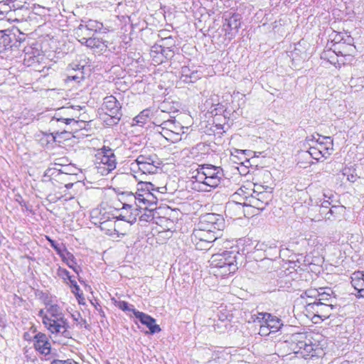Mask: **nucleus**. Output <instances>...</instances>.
<instances>
[{"label": "nucleus", "instance_id": "473e14b6", "mask_svg": "<svg viewBox=\"0 0 364 364\" xmlns=\"http://www.w3.org/2000/svg\"><path fill=\"white\" fill-rule=\"evenodd\" d=\"M252 331L262 336H269L272 333L268 326L265 324L264 322H257L256 324L254 323V326H252Z\"/></svg>", "mask_w": 364, "mask_h": 364}, {"label": "nucleus", "instance_id": "864d4df0", "mask_svg": "<svg viewBox=\"0 0 364 364\" xmlns=\"http://www.w3.org/2000/svg\"><path fill=\"white\" fill-rule=\"evenodd\" d=\"M141 186H146L145 188H146V191H149V193H152L153 191L158 189V188H155L154 185L150 182H141Z\"/></svg>", "mask_w": 364, "mask_h": 364}, {"label": "nucleus", "instance_id": "f704fd0d", "mask_svg": "<svg viewBox=\"0 0 364 364\" xmlns=\"http://www.w3.org/2000/svg\"><path fill=\"white\" fill-rule=\"evenodd\" d=\"M331 203L328 200H323L321 205L319 212L321 215H324L326 219H330L331 215L333 214V210L332 208H336V206H332L330 208Z\"/></svg>", "mask_w": 364, "mask_h": 364}, {"label": "nucleus", "instance_id": "423d86ee", "mask_svg": "<svg viewBox=\"0 0 364 364\" xmlns=\"http://www.w3.org/2000/svg\"><path fill=\"white\" fill-rule=\"evenodd\" d=\"M23 35L14 26L11 30L0 31V53L11 49L14 46L17 47V44H20L25 39L21 37Z\"/></svg>", "mask_w": 364, "mask_h": 364}, {"label": "nucleus", "instance_id": "c85d7f7f", "mask_svg": "<svg viewBox=\"0 0 364 364\" xmlns=\"http://www.w3.org/2000/svg\"><path fill=\"white\" fill-rule=\"evenodd\" d=\"M264 199L252 194V208L254 209L252 210V217L257 215L259 210L264 208V205L267 204V202H264Z\"/></svg>", "mask_w": 364, "mask_h": 364}, {"label": "nucleus", "instance_id": "39448f33", "mask_svg": "<svg viewBox=\"0 0 364 364\" xmlns=\"http://www.w3.org/2000/svg\"><path fill=\"white\" fill-rule=\"evenodd\" d=\"M117 164L114 150L109 146H103L96 154V168L97 172L107 176L114 171Z\"/></svg>", "mask_w": 364, "mask_h": 364}, {"label": "nucleus", "instance_id": "a211bd4d", "mask_svg": "<svg viewBox=\"0 0 364 364\" xmlns=\"http://www.w3.org/2000/svg\"><path fill=\"white\" fill-rule=\"evenodd\" d=\"M308 338L305 333H296L291 336V348L293 352L300 356V351L303 350V348L306 345Z\"/></svg>", "mask_w": 364, "mask_h": 364}, {"label": "nucleus", "instance_id": "5fc2aeb1", "mask_svg": "<svg viewBox=\"0 0 364 364\" xmlns=\"http://www.w3.org/2000/svg\"><path fill=\"white\" fill-rule=\"evenodd\" d=\"M84 77L83 73H76L75 75L69 74L68 75V79L70 80H74V81H78L80 79H82Z\"/></svg>", "mask_w": 364, "mask_h": 364}, {"label": "nucleus", "instance_id": "cd10ccee", "mask_svg": "<svg viewBox=\"0 0 364 364\" xmlns=\"http://www.w3.org/2000/svg\"><path fill=\"white\" fill-rule=\"evenodd\" d=\"M160 165L159 162L156 163H150V164H139L135 165L134 170L138 169L141 171L143 173H149L153 174L156 173L159 166Z\"/></svg>", "mask_w": 364, "mask_h": 364}, {"label": "nucleus", "instance_id": "aec40b11", "mask_svg": "<svg viewBox=\"0 0 364 364\" xmlns=\"http://www.w3.org/2000/svg\"><path fill=\"white\" fill-rule=\"evenodd\" d=\"M181 74V80L185 83H193L200 78V74L198 71L191 69L188 66H183Z\"/></svg>", "mask_w": 364, "mask_h": 364}, {"label": "nucleus", "instance_id": "e433bc0d", "mask_svg": "<svg viewBox=\"0 0 364 364\" xmlns=\"http://www.w3.org/2000/svg\"><path fill=\"white\" fill-rule=\"evenodd\" d=\"M267 248V245L264 244V242H257L254 248V254H257V255L255 256V259H257L256 257H259L260 259H262L265 258L264 252L266 251Z\"/></svg>", "mask_w": 364, "mask_h": 364}, {"label": "nucleus", "instance_id": "13d9d810", "mask_svg": "<svg viewBox=\"0 0 364 364\" xmlns=\"http://www.w3.org/2000/svg\"><path fill=\"white\" fill-rule=\"evenodd\" d=\"M68 282H66L67 284H70V288H71L72 287H74V284H77V282H76V281H75V279H73V277H72V276L70 277V279H68Z\"/></svg>", "mask_w": 364, "mask_h": 364}, {"label": "nucleus", "instance_id": "6e6d98bb", "mask_svg": "<svg viewBox=\"0 0 364 364\" xmlns=\"http://www.w3.org/2000/svg\"><path fill=\"white\" fill-rule=\"evenodd\" d=\"M167 102H164L161 103L159 107L160 110H159V112H163L164 114L168 115L171 112L167 109Z\"/></svg>", "mask_w": 364, "mask_h": 364}, {"label": "nucleus", "instance_id": "49530a36", "mask_svg": "<svg viewBox=\"0 0 364 364\" xmlns=\"http://www.w3.org/2000/svg\"><path fill=\"white\" fill-rule=\"evenodd\" d=\"M38 316L42 318V321L44 326L47 328V329L49 331V325L50 323V318H48V314L46 311H45L43 309H41L38 311Z\"/></svg>", "mask_w": 364, "mask_h": 364}, {"label": "nucleus", "instance_id": "e2e57ef3", "mask_svg": "<svg viewBox=\"0 0 364 364\" xmlns=\"http://www.w3.org/2000/svg\"><path fill=\"white\" fill-rule=\"evenodd\" d=\"M332 364H350V363L348 360H343L342 362H338V360H335L334 361H333Z\"/></svg>", "mask_w": 364, "mask_h": 364}, {"label": "nucleus", "instance_id": "6e6552de", "mask_svg": "<svg viewBox=\"0 0 364 364\" xmlns=\"http://www.w3.org/2000/svg\"><path fill=\"white\" fill-rule=\"evenodd\" d=\"M159 127H161V135L168 140H178L180 134L183 132L181 124L172 117L168 120H164Z\"/></svg>", "mask_w": 364, "mask_h": 364}, {"label": "nucleus", "instance_id": "dca6fc26", "mask_svg": "<svg viewBox=\"0 0 364 364\" xmlns=\"http://www.w3.org/2000/svg\"><path fill=\"white\" fill-rule=\"evenodd\" d=\"M134 315L144 325L149 329L151 334L161 331L160 326L156 323V320L151 316L139 311H134Z\"/></svg>", "mask_w": 364, "mask_h": 364}, {"label": "nucleus", "instance_id": "f257e3e1", "mask_svg": "<svg viewBox=\"0 0 364 364\" xmlns=\"http://www.w3.org/2000/svg\"><path fill=\"white\" fill-rule=\"evenodd\" d=\"M237 251L213 254L209 260L210 272L217 277L223 278L234 274L238 265L245 266L250 259V239L240 238L237 241Z\"/></svg>", "mask_w": 364, "mask_h": 364}, {"label": "nucleus", "instance_id": "ddd939ff", "mask_svg": "<svg viewBox=\"0 0 364 364\" xmlns=\"http://www.w3.org/2000/svg\"><path fill=\"white\" fill-rule=\"evenodd\" d=\"M205 232L201 230H194L191 235V241L196 249L198 250H208L211 247V243L215 242V238H205Z\"/></svg>", "mask_w": 364, "mask_h": 364}, {"label": "nucleus", "instance_id": "c03bdc74", "mask_svg": "<svg viewBox=\"0 0 364 364\" xmlns=\"http://www.w3.org/2000/svg\"><path fill=\"white\" fill-rule=\"evenodd\" d=\"M117 306L124 311H132L134 314V311H137L133 306V305H130L128 302L125 301H119L117 304Z\"/></svg>", "mask_w": 364, "mask_h": 364}, {"label": "nucleus", "instance_id": "58836bf2", "mask_svg": "<svg viewBox=\"0 0 364 364\" xmlns=\"http://www.w3.org/2000/svg\"><path fill=\"white\" fill-rule=\"evenodd\" d=\"M155 117L154 119L153 123L156 127V131L160 133L161 127H159V124H161V122H163L164 120H168V117H170L169 115L164 114L163 112H159V110H156L155 112Z\"/></svg>", "mask_w": 364, "mask_h": 364}, {"label": "nucleus", "instance_id": "bb28decb", "mask_svg": "<svg viewBox=\"0 0 364 364\" xmlns=\"http://www.w3.org/2000/svg\"><path fill=\"white\" fill-rule=\"evenodd\" d=\"M60 257L70 269L79 274L80 267L77 264L76 259L71 252L67 250Z\"/></svg>", "mask_w": 364, "mask_h": 364}, {"label": "nucleus", "instance_id": "a878e982", "mask_svg": "<svg viewBox=\"0 0 364 364\" xmlns=\"http://www.w3.org/2000/svg\"><path fill=\"white\" fill-rule=\"evenodd\" d=\"M159 162V160L156 154H140L137 156L134 162L131 164L132 170H134L135 165L139 164H150Z\"/></svg>", "mask_w": 364, "mask_h": 364}, {"label": "nucleus", "instance_id": "5701e85b", "mask_svg": "<svg viewBox=\"0 0 364 364\" xmlns=\"http://www.w3.org/2000/svg\"><path fill=\"white\" fill-rule=\"evenodd\" d=\"M325 141H320V138H318V142L315 146L318 149L322 151V155L324 159H327L333 150V143L331 137H323Z\"/></svg>", "mask_w": 364, "mask_h": 364}, {"label": "nucleus", "instance_id": "0e129e2a", "mask_svg": "<svg viewBox=\"0 0 364 364\" xmlns=\"http://www.w3.org/2000/svg\"><path fill=\"white\" fill-rule=\"evenodd\" d=\"M23 338L26 341H31L32 337L31 336L30 333L28 332H26L23 334Z\"/></svg>", "mask_w": 364, "mask_h": 364}, {"label": "nucleus", "instance_id": "f03ea898", "mask_svg": "<svg viewBox=\"0 0 364 364\" xmlns=\"http://www.w3.org/2000/svg\"><path fill=\"white\" fill-rule=\"evenodd\" d=\"M70 108L61 107L52 117L49 121V126L53 129V132L46 135L48 143L50 141L61 143L60 140H58V136L70 134V130L66 129L68 125L77 129L76 126L78 124V121L70 116Z\"/></svg>", "mask_w": 364, "mask_h": 364}, {"label": "nucleus", "instance_id": "79ce46f5", "mask_svg": "<svg viewBox=\"0 0 364 364\" xmlns=\"http://www.w3.org/2000/svg\"><path fill=\"white\" fill-rule=\"evenodd\" d=\"M143 199L145 200L144 209H148L149 207L156 205L157 202V197L153 193L146 192Z\"/></svg>", "mask_w": 364, "mask_h": 364}, {"label": "nucleus", "instance_id": "37998d69", "mask_svg": "<svg viewBox=\"0 0 364 364\" xmlns=\"http://www.w3.org/2000/svg\"><path fill=\"white\" fill-rule=\"evenodd\" d=\"M308 152L313 159L317 161H319L321 158H323L322 155V151L318 149L316 146L309 147Z\"/></svg>", "mask_w": 364, "mask_h": 364}, {"label": "nucleus", "instance_id": "603ef678", "mask_svg": "<svg viewBox=\"0 0 364 364\" xmlns=\"http://www.w3.org/2000/svg\"><path fill=\"white\" fill-rule=\"evenodd\" d=\"M71 291L77 298H80L82 296V293H80V289L77 284H74V287H71Z\"/></svg>", "mask_w": 364, "mask_h": 364}, {"label": "nucleus", "instance_id": "393cba45", "mask_svg": "<svg viewBox=\"0 0 364 364\" xmlns=\"http://www.w3.org/2000/svg\"><path fill=\"white\" fill-rule=\"evenodd\" d=\"M101 27L98 29H95V33L92 34L90 37H83L82 38V43H85L87 47L90 48H99L100 46L101 41L97 36V34L101 32L103 24H100Z\"/></svg>", "mask_w": 364, "mask_h": 364}, {"label": "nucleus", "instance_id": "4468645a", "mask_svg": "<svg viewBox=\"0 0 364 364\" xmlns=\"http://www.w3.org/2000/svg\"><path fill=\"white\" fill-rule=\"evenodd\" d=\"M33 341L36 350L41 355L50 354L51 346L46 334L38 332L33 336Z\"/></svg>", "mask_w": 364, "mask_h": 364}, {"label": "nucleus", "instance_id": "b1692460", "mask_svg": "<svg viewBox=\"0 0 364 364\" xmlns=\"http://www.w3.org/2000/svg\"><path fill=\"white\" fill-rule=\"evenodd\" d=\"M157 54H160L161 55V58H160L159 61L160 63H162L164 61L163 58H165L166 60L171 58L174 55V52L171 49H170V48H166L161 46L155 45L152 47L151 50V55L153 58H156V55Z\"/></svg>", "mask_w": 364, "mask_h": 364}, {"label": "nucleus", "instance_id": "f3484780", "mask_svg": "<svg viewBox=\"0 0 364 364\" xmlns=\"http://www.w3.org/2000/svg\"><path fill=\"white\" fill-rule=\"evenodd\" d=\"M24 64L27 66H33L36 63H39L43 58L40 50L33 47L26 48L24 50Z\"/></svg>", "mask_w": 364, "mask_h": 364}, {"label": "nucleus", "instance_id": "8fccbe9b", "mask_svg": "<svg viewBox=\"0 0 364 364\" xmlns=\"http://www.w3.org/2000/svg\"><path fill=\"white\" fill-rule=\"evenodd\" d=\"M318 142V138L315 135H310L306 138L305 144L309 147L315 146V144Z\"/></svg>", "mask_w": 364, "mask_h": 364}, {"label": "nucleus", "instance_id": "2f4dec72", "mask_svg": "<svg viewBox=\"0 0 364 364\" xmlns=\"http://www.w3.org/2000/svg\"><path fill=\"white\" fill-rule=\"evenodd\" d=\"M314 346L310 339H308L306 345L303 348V350L300 351V357L304 359H309L311 357L315 356L314 354Z\"/></svg>", "mask_w": 364, "mask_h": 364}, {"label": "nucleus", "instance_id": "0eeeda50", "mask_svg": "<svg viewBox=\"0 0 364 364\" xmlns=\"http://www.w3.org/2000/svg\"><path fill=\"white\" fill-rule=\"evenodd\" d=\"M252 322L255 324L257 322H264L272 333L282 331L286 327L280 318L269 313L257 312V314L252 315Z\"/></svg>", "mask_w": 364, "mask_h": 364}, {"label": "nucleus", "instance_id": "09e8293b", "mask_svg": "<svg viewBox=\"0 0 364 364\" xmlns=\"http://www.w3.org/2000/svg\"><path fill=\"white\" fill-rule=\"evenodd\" d=\"M320 293V288L318 289H307L304 294L307 297L314 298L315 301H318V294Z\"/></svg>", "mask_w": 364, "mask_h": 364}, {"label": "nucleus", "instance_id": "c756f323", "mask_svg": "<svg viewBox=\"0 0 364 364\" xmlns=\"http://www.w3.org/2000/svg\"><path fill=\"white\" fill-rule=\"evenodd\" d=\"M333 291L330 287L320 288V293L318 294V301H323L327 304H333V297L331 296Z\"/></svg>", "mask_w": 364, "mask_h": 364}, {"label": "nucleus", "instance_id": "1a4fd4ad", "mask_svg": "<svg viewBox=\"0 0 364 364\" xmlns=\"http://www.w3.org/2000/svg\"><path fill=\"white\" fill-rule=\"evenodd\" d=\"M102 109L111 117L113 124H117L122 115L120 103L112 95L107 96L104 99Z\"/></svg>", "mask_w": 364, "mask_h": 364}, {"label": "nucleus", "instance_id": "20e7f679", "mask_svg": "<svg viewBox=\"0 0 364 364\" xmlns=\"http://www.w3.org/2000/svg\"><path fill=\"white\" fill-rule=\"evenodd\" d=\"M46 312L51 323L49 325V331L53 334L70 338L71 333L68 331V321L65 318L62 309L57 304H47Z\"/></svg>", "mask_w": 364, "mask_h": 364}, {"label": "nucleus", "instance_id": "72a5a7b5", "mask_svg": "<svg viewBox=\"0 0 364 364\" xmlns=\"http://www.w3.org/2000/svg\"><path fill=\"white\" fill-rule=\"evenodd\" d=\"M153 114V111L151 109H145L135 117L134 120L136 124L142 126Z\"/></svg>", "mask_w": 364, "mask_h": 364}, {"label": "nucleus", "instance_id": "c9c22d12", "mask_svg": "<svg viewBox=\"0 0 364 364\" xmlns=\"http://www.w3.org/2000/svg\"><path fill=\"white\" fill-rule=\"evenodd\" d=\"M235 28H232V24H222L221 31L225 33L224 35L227 38L231 39L235 33L237 32V24H235Z\"/></svg>", "mask_w": 364, "mask_h": 364}, {"label": "nucleus", "instance_id": "a19ab883", "mask_svg": "<svg viewBox=\"0 0 364 364\" xmlns=\"http://www.w3.org/2000/svg\"><path fill=\"white\" fill-rule=\"evenodd\" d=\"M255 177L252 178V183L254 184V188L252 190V194L255 195L258 198H265V196L267 193L264 192V186L261 185H258L257 183L254 182Z\"/></svg>", "mask_w": 364, "mask_h": 364}, {"label": "nucleus", "instance_id": "2eb2a0df", "mask_svg": "<svg viewBox=\"0 0 364 364\" xmlns=\"http://www.w3.org/2000/svg\"><path fill=\"white\" fill-rule=\"evenodd\" d=\"M146 193H141L136 191L135 193L132 192L130 193H123L122 195H126L127 196V203H124L123 204L124 208H137L140 209H144V207L142 205H145V200L143 198H145V195Z\"/></svg>", "mask_w": 364, "mask_h": 364}, {"label": "nucleus", "instance_id": "de8ad7c7", "mask_svg": "<svg viewBox=\"0 0 364 364\" xmlns=\"http://www.w3.org/2000/svg\"><path fill=\"white\" fill-rule=\"evenodd\" d=\"M57 274L65 282H66L68 279H70L71 277L70 275V272L66 269L62 268L60 267H59L57 270Z\"/></svg>", "mask_w": 364, "mask_h": 364}, {"label": "nucleus", "instance_id": "4d7b16f0", "mask_svg": "<svg viewBox=\"0 0 364 364\" xmlns=\"http://www.w3.org/2000/svg\"><path fill=\"white\" fill-rule=\"evenodd\" d=\"M145 187L146 186H141V182L137 184V191L141 192V193H146V192H148Z\"/></svg>", "mask_w": 364, "mask_h": 364}, {"label": "nucleus", "instance_id": "4c0bfd02", "mask_svg": "<svg viewBox=\"0 0 364 364\" xmlns=\"http://www.w3.org/2000/svg\"><path fill=\"white\" fill-rule=\"evenodd\" d=\"M47 239L50 246L56 251L60 257H62L63 254L67 251L65 246L63 243L59 244L50 237H47Z\"/></svg>", "mask_w": 364, "mask_h": 364}, {"label": "nucleus", "instance_id": "412c9836", "mask_svg": "<svg viewBox=\"0 0 364 364\" xmlns=\"http://www.w3.org/2000/svg\"><path fill=\"white\" fill-rule=\"evenodd\" d=\"M351 284L357 291L358 297H364V274L362 272H356L351 277Z\"/></svg>", "mask_w": 364, "mask_h": 364}, {"label": "nucleus", "instance_id": "052dcab7", "mask_svg": "<svg viewBox=\"0 0 364 364\" xmlns=\"http://www.w3.org/2000/svg\"><path fill=\"white\" fill-rule=\"evenodd\" d=\"M73 129H72L70 132H72ZM72 136V133H70V134H64L61 136H58V140H60L61 139H70V137Z\"/></svg>", "mask_w": 364, "mask_h": 364}, {"label": "nucleus", "instance_id": "4be33fe9", "mask_svg": "<svg viewBox=\"0 0 364 364\" xmlns=\"http://www.w3.org/2000/svg\"><path fill=\"white\" fill-rule=\"evenodd\" d=\"M250 191L249 185H242L233 195L232 198L235 201L241 202L243 204H250Z\"/></svg>", "mask_w": 364, "mask_h": 364}, {"label": "nucleus", "instance_id": "9b49d317", "mask_svg": "<svg viewBox=\"0 0 364 364\" xmlns=\"http://www.w3.org/2000/svg\"><path fill=\"white\" fill-rule=\"evenodd\" d=\"M336 307L333 304H327L323 301H310L307 302L306 309L308 312H311L315 316L319 318H328L331 314V310Z\"/></svg>", "mask_w": 364, "mask_h": 364}, {"label": "nucleus", "instance_id": "6ab92c4d", "mask_svg": "<svg viewBox=\"0 0 364 364\" xmlns=\"http://www.w3.org/2000/svg\"><path fill=\"white\" fill-rule=\"evenodd\" d=\"M47 176L57 178L61 181V183L65 185V187L67 188H70L73 186L72 182L68 181H70V178H74L75 176L65 172V171H58L55 168H48L45 173V176Z\"/></svg>", "mask_w": 364, "mask_h": 364}, {"label": "nucleus", "instance_id": "bf43d9fd", "mask_svg": "<svg viewBox=\"0 0 364 364\" xmlns=\"http://www.w3.org/2000/svg\"><path fill=\"white\" fill-rule=\"evenodd\" d=\"M212 232H210V231H205V238H215V241L216 240L217 237L211 234Z\"/></svg>", "mask_w": 364, "mask_h": 364}, {"label": "nucleus", "instance_id": "ea45409f", "mask_svg": "<svg viewBox=\"0 0 364 364\" xmlns=\"http://www.w3.org/2000/svg\"><path fill=\"white\" fill-rule=\"evenodd\" d=\"M237 170L241 176H246L250 171V161L249 159H245L244 161L239 164Z\"/></svg>", "mask_w": 364, "mask_h": 364}, {"label": "nucleus", "instance_id": "a18cd8bd", "mask_svg": "<svg viewBox=\"0 0 364 364\" xmlns=\"http://www.w3.org/2000/svg\"><path fill=\"white\" fill-rule=\"evenodd\" d=\"M83 69H84V65H81L78 63H75V62H73V63L69 64L67 68L68 72L70 73L72 71H76V72H77V73H78V74L83 73V71H82Z\"/></svg>", "mask_w": 364, "mask_h": 364}, {"label": "nucleus", "instance_id": "774afa93", "mask_svg": "<svg viewBox=\"0 0 364 364\" xmlns=\"http://www.w3.org/2000/svg\"><path fill=\"white\" fill-rule=\"evenodd\" d=\"M255 166L256 167L260 166V167L263 168V167H264V162H262V161H261L259 164H258V163L255 164Z\"/></svg>", "mask_w": 364, "mask_h": 364}, {"label": "nucleus", "instance_id": "3c124183", "mask_svg": "<svg viewBox=\"0 0 364 364\" xmlns=\"http://www.w3.org/2000/svg\"><path fill=\"white\" fill-rule=\"evenodd\" d=\"M350 169H345L344 172H343V175L347 176L348 181L353 183L357 179V175H354L353 173H348V172H350Z\"/></svg>", "mask_w": 364, "mask_h": 364}, {"label": "nucleus", "instance_id": "9d476101", "mask_svg": "<svg viewBox=\"0 0 364 364\" xmlns=\"http://www.w3.org/2000/svg\"><path fill=\"white\" fill-rule=\"evenodd\" d=\"M250 204H243L241 202L232 200L226 205L225 213L231 218L235 217V220H242L245 218L246 223H249V209Z\"/></svg>", "mask_w": 364, "mask_h": 364}, {"label": "nucleus", "instance_id": "338daca9", "mask_svg": "<svg viewBox=\"0 0 364 364\" xmlns=\"http://www.w3.org/2000/svg\"><path fill=\"white\" fill-rule=\"evenodd\" d=\"M66 364H79L76 362H75L74 360H70V359H68L67 360V362H66Z\"/></svg>", "mask_w": 364, "mask_h": 364}, {"label": "nucleus", "instance_id": "69168bd1", "mask_svg": "<svg viewBox=\"0 0 364 364\" xmlns=\"http://www.w3.org/2000/svg\"><path fill=\"white\" fill-rule=\"evenodd\" d=\"M237 154H247V153L249 152V150H236L235 151Z\"/></svg>", "mask_w": 364, "mask_h": 364}, {"label": "nucleus", "instance_id": "f8f14e48", "mask_svg": "<svg viewBox=\"0 0 364 364\" xmlns=\"http://www.w3.org/2000/svg\"><path fill=\"white\" fill-rule=\"evenodd\" d=\"M222 224V220L219 215L207 213L200 217L198 230L214 232L215 230L220 229Z\"/></svg>", "mask_w": 364, "mask_h": 364}, {"label": "nucleus", "instance_id": "7ed1b4c3", "mask_svg": "<svg viewBox=\"0 0 364 364\" xmlns=\"http://www.w3.org/2000/svg\"><path fill=\"white\" fill-rule=\"evenodd\" d=\"M196 171V173L192 176V178L196 180L193 182L195 189L197 188L195 183H202L206 186L215 188L220 184L224 176L220 167L211 164L200 165Z\"/></svg>", "mask_w": 364, "mask_h": 364}, {"label": "nucleus", "instance_id": "680f3d73", "mask_svg": "<svg viewBox=\"0 0 364 364\" xmlns=\"http://www.w3.org/2000/svg\"><path fill=\"white\" fill-rule=\"evenodd\" d=\"M67 360H54L51 362L50 364H66Z\"/></svg>", "mask_w": 364, "mask_h": 364}, {"label": "nucleus", "instance_id": "7c9ffc66", "mask_svg": "<svg viewBox=\"0 0 364 364\" xmlns=\"http://www.w3.org/2000/svg\"><path fill=\"white\" fill-rule=\"evenodd\" d=\"M95 29L99 30L97 24H79L76 32L77 35H80V33L82 35L90 37L95 33Z\"/></svg>", "mask_w": 364, "mask_h": 364}]
</instances>
